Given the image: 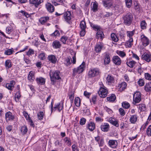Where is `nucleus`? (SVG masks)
<instances>
[{
    "label": "nucleus",
    "instance_id": "nucleus-11",
    "mask_svg": "<svg viewBox=\"0 0 151 151\" xmlns=\"http://www.w3.org/2000/svg\"><path fill=\"white\" fill-rule=\"evenodd\" d=\"M112 61L116 65H119L121 63V60L120 58L118 56H114L113 57Z\"/></svg>",
    "mask_w": 151,
    "mask_h": 151
},
{
    "label": "nucleus",
    "instance_id": "nucleus-31",
    "mask_svg": "<svg viewBox=\"0 0 151 151\" xmlns=\"http://www.w3.org/2000/svg\"><path fill=\"white\" fill-rule=\"evenodd\" d=\"M5 65L7 69L11 67L12 66V64L11 60H6L5 63Z\"/></svg>",
    "mask_w": 151,
    "mask_h": 151
},
{
    "label": "nucleus",
    "instance_id": "nucleus-64",
    "mask_svg": "<svg viewBox=\"0 0 151 151\" xmlns=\"http://www.w3.org/2000/svg\"><path fill=\"white\" fill-rule=\"evenodd\" d=\"M72 148L73 151H79L78 147L75 144L72 145Z\"/></svg>",
    "mask_w": 151,
    "mask_h": 151
},
{
    "label": "nucleus",
    "instance_id": "nucleus-57",
    "mask_svg": "<svg viewBox=\"0 0 151 151\" xmlns=\"http://www.w3.org/2000/svg\"><path fill=\"white\" fill-rule=\"evenodd\" d=\"M60 33L58 30H56L52 34H51L50 35L52 36H58L60 35Z\"/></svg>",
    "mask_w": 151,
    "mask_h": 151
},
{
    "label": "nucleus",
    "instance_id": "nucleus-41",
    "mask_svg": "<svg viewBox=\"0 0 151 151\" xmlns=\"http://www.w3.org/2000/svg\"><path fill=\"white\" fill-rule=\"evenodd\" d=\"M122 106L125 109H127L130 107V105L128 102L124 101L122 103Z\"/></svg>",
    "mask_w": 151,
    "mask_h": 151
},
{
    "label": "nucleus",
    "instance_id": "nucleus-25",
    "mask_svg": "<svg viewBox=\"0 0 151 151\" xmlns=\"http://www.w3.org/2000/svg\"><path fill=\"white\" fill-rule=\"evenodd\" d=\"M103 47V46L102 44L101 43L100 44H97L96 45L95 47V51L96 52H101Z\"/></svg>",
    "mask_w": 151,
    "mask_h": 151
},
{
    "label": "nucleus",
    "instance_id": "nucleus-49",
    "mask_svg": "<svg viewBox=\"0 0 151 151\" xmlns=\"http://www.w3.org/2000/svg\"><path fill=\"white\" fill-rule=\"evenodd\" d=\"M134 30L131 31H127V35L129 37V39L132 38V37L134 35Z\"/></svg>",
    "mask_w": 151,
    "mask_h": 151
},
{
    "label": "nucleus",
    "instance_id": "nucleus-35",
    "mask_svg": "<svg viewBox=\"0 0 151 151\" xmlns=\"http://www.w3.org/2000/svg\"><path fill=\"white\" fill-rule=\"evenodd\" d=\"M63 141L67 145L70 146L71 145V140L70 138L65 137L63 139Z\"/></svg>",
    "mask_w": 151,
    "mask_h": 151
},
{
    "label": "nucleus",
    "instance_id": "nucleus-62",
    "mask_svg": "<svg viewBox=\"0 0 151 151\" xmlns=\"http://www.w3.org/2000/svg\"><path fill=\"white\" fill-rule=\"evenodd\" d=\"M6 87L9 90L12 91L13 90V88H14V86H12V85L9 83H7L6 85Z\"/></svg>",
    "mask_w": 151,
    "mask_h": 151
},
{
    "label": "nucleus",
    "instance_id": "nucleus-32",
    "mask_svg": "<svg viewBox=\"0 0 151 151\" xmlns=\"http://www.w3.org/2000/svg\"><path fill=\"white\" fill-rule=\"evenodd\" d=\"M136 62L133 60H128L127 62V65L131 68H133L135 65Z\"/></svg>",
    "mask_w": 151,
    "mask_h": 151
},
{
    "label": "nucleus",
    "instance_id": "nucleus-2",
    "mask_svg": "<svg viewBox=\"0 0 151 151\" xmlns=\"http://www.w3.org/2000/svg\"><path fill=\"white\" fill-rule=\"evenodd\" d=\"M123 19L124 24L127 25L129 26L132 23L133 17L132 14L129 12L124 15Z\"/></svg>",
    "mask_w": 151,
    "mask_h": 151
},
{
    "label": "nucleus",
    "instance_id": "nucleus-1",
    "mask_svg": "<svg viewBox=\"0 0 151 151\" xmlns=\"http://www.w3.org/2000/svg\"><path fill=\"white\" fill-rule=\"evenodd\" d=\"M49 74L52 84H55L56 80L61 79L60 76V72L58 70H56L54 72L50 71Z\"/></svg>",
    "mask_w": 151,
    "mask_h": 151
},
{
    "label": "nucleus",
    "instance_id": "nucleus-14",
    "mask_svg": "<svg viewBox=\"0 0 151 151\" xmlns=\"http://www.w3.org/2000/svg\"><path fill=\"white\" fill-rule=\"evenodd\" d=\"M14 118V116L10 111L8 112L6 114L5 119L6 122H8L10 120H12Z\"/></svg>",
    "mask_w": 151,
    "mask_h": 151
},
{
    "label": "nucleus",
    "instance_id": "nucleus-39",
    "mask_svg": "<svg viewBox=\"0 0 151 151\" xmlns=\"http://www.w3.org/2000/svg\"><path fill=\"white\" fill-rule=\"evenodd\" d=\"M21 96L20 92L19 91H17L16 93L15 96V100L16 102H18L19 101V99Z\"/></svg>",
    "mask_w": 151,
    "mask_h": 151
},
{
    "label": "nucleus",
    "instance_id": "nucleus-63",
    "mask_svg": "<svg viewBox=\"0 0 151 151\" xmlns=\"http://www.w3.org/2000/svg\"><path fill=\"white\" fill-rule=\"evenodd\" d=\"M23 59L24 61L27 64H29L31 63V61L28 58L24 57Z\"/></svg>",
    "mask_w": 151,
    "mask_h": 151
},
{
    "label": "nucleus",
    "instance_id": "nucleus-36",
    "mask_svg": "<svg viewBox=\"0 0 151 151\" xmlns=\"http://www.w3.org/2000/svg\"><path fill=\"white\" fill-rule=\"evenodd\" d=\"M111 38L112 40L115 42H117L118 41V38L116 35L114 33H112L111 35Z\"/></svg>",
    "mask_w": 151,
    "mask_h": 151
},
{
    "label": "nucleus",
    "instance_id": "nucleus-38",
    "mask_svg": "<svg viewBox=\"0 0 151 151\" xmlns=\"http://www.w3.org/2000/svg\"><path fill=\"white\" fill-rule=\"evenodd\" d=\"M70 59H71V58L70 57H68L65 59L64 63L66 66H68L70 65L71 64Z\"/></svg>",
    "mask_w": 151,
    "mask_h": 151
},
{
    "label": "nucleus",
    "instance_id": "nucleus-56",
    "mask_svg": "<svg viewBox=\"0 0 151 151\" xmlns=\"http://www.w3.org/2000/svg\"><path fill=\"white\" fill-rule=\"evenodd\" d=\"M34 53V50L31 49H29V50L27 52L26 54L29 56L30 55L32 54H33Z\"/></svg>",
    "mask_w": 151,
    "mask_h": 151
},
{
    "label": "nucleus",
    "instance_id": "nucleus-30",
    "mask_svg": "<svg viewBox=\"0 0 151 151\" xmlns=\"http://www.w3.org/2000/svg\"><path fill=\"white\" fill-rule=\"evenodd\" d=\"M137 119V116L136 115H132L129 119L130 122L132 124H134Z\"/></svg>",
    "mask_w": 151,
    "mask_h": 151
},
{
    "label": "nucleus",
    "instance_id": "nucleus-40",
    "mask_svg": "<svg viewBox=\"0 0 151 151\" xmlns=\"http://www.w3.org/2000/svg\"><path fill=\"white\" fill-rule=\"evenodd\" d=\"M140 26L142 29H144L146 28L147 24L145 20H143L141 22Z\"/></svg>",
    "mask_w": 151,
    "mask_h": 151
},
{
    "label": "nucleus",
    "instance_id": "nucleus-42",
    "mask_svg": "<svg viewBox=\"0 0 151 151\" xmlns=\"http://www.w3.org/2000/svg\"><path fill=\"white\" fill-rule=\"evenodd\" d=\"M126 5L127 7L130 8L132 5V0H125Z\"/></svg>",
    "mask_w": 151,
    "mask_h": 151
},
{
    "label": "nucleus",
    "instance_id": "nucleus-15",
    "mask_svg": "<svg viewBox=\"0 0 151 151\" xmlns=\"http://www.w3.org/2000/svg\"><path fill=\"white\" fill-rule=\"evenodd\" d=\"M47 59L51 63L55 64L56 63L57 59L55 56L53 55H50L47 57Z\"/></svg>",
    "mask_w": 151,
    "mask_h": 151
},
{
    "label": "nucleus",
    "instance_id": "nucleus-6",
    "mask_svg": "<svg viewBox=\"0 0 151 151\" xmlns=\"http://www.w3.org/2000/svg\"><path fill=\"white\" fill-rule=\"evenodd\" d=\"M98 92L99 96L101 98H105L107 95V90L104 86L101 87Z\"/></svg>",
    "mask_w": 151,
    "mask_h": 151
},
{
    "label": "nucleus",
    "instance_id": "nucleus-61",
    "mask_svg": "<svg viewBox=\"0 0 151 151\" xmlns=\"http://www.w3.org/2000/svg\"><path fill=\"white\" fill-rule=\"evenodd\" d=\"M119 111L120 114L122 116H124L125 114V111L122 108H119Z\"/></svg>",
    "mask_w": 151,
    "mask_h": 151
},
{
    "label": "nucleus",
    "instance_id": "nucleus-23",
    "mask_svg": "<svg viewBox=\"0 0 151 151\" xmlns=\"http://www.w3.org/2000/svg\"><path fill=\"white\" fill-rule=\"evenodd\" d=\"M104 35L103 32L100 30L97 31L96 33V38L98 39H100L101 40L104 38Z\"/></svg>",
    "mask_w": 151,
    "mask_h": 151
},
{
    "label": "nucleus",
    "instance_id": "nucleus-17",
    "mask_svg": "<svg viewBox=\"0 0 151 151\" xmlns=\"http://www.w3.org/2000/svg\"><path fill=\"white\" fill-rule=\"evenodd\" d=\"M109 146L111 148H115L117 145V142L116 140H110L109 141Z\"/></svg>",
    "mask_w": 151,
    "mask_h": 151
},
{
    "label": "nucleus",
    "instance_id": "nucleus-51",
    "mask_svg": "<svg viewBox=\"0 0 151 151\" xmlns=\"http://www.w3.org/2000/svg\"><path fill=\"white\" fill-rule=\"evenodd\" d=\"M34 75V73L33 71H31L29 73L28 76V80H33V78Z\"/></svg>",
    "mask_w": 151,
    "mask_h": 151
},
{
    "label": "nucleus",
    "instance_id": "nucleus-33",
    "mask_svg": "<svg viewBox=\"0 0 151 151\" xmlns=\"http://www.w3.org/2000/svg\"><path fill=\"white\" fill-rule=\"evenodd\" d=\"M107 100L110 102L114 101L116 99V97L114 94H112L109 97H107L106 98Z\"/></svg>",
    "mask_w": 151,
    "mask_h": 151
},
{
    "label": "nucleus",
    "instance_id": "nucleus-5",
    "mask_svg": "<svg viewBox=\"0 0 151 151\" xmlns=\"http://www.w3.org/2000/svg\"><path fill=\"white\" fill-rule=\"evenodd\" d=\"M141 100V93L139 91L135 93L133 95V98L132 103L134 105L139 103Z\"/></svg>",
    "mask_w": 151,
    "mask_h": 151
},
{
    "label": "nucleus",
    "instance_id": "nucleus-60",
    "mask_svg": "<svg viewBox=\"0 0 151 151\" xmlns=\"http://www.w3.org/2000/svg\"><path fill=\"white\" fill-rule=\"evenodd\" d=\"M86 119L83 117L81 119L79 122V124L81 125H83L86 123Z\"/></svg>",
    "mask_w": 151,
    "mask_h": 151
},
{
    "label": "nucleus",
    "instance_id": "nucleus-29",
    "mask_svg": "<svg viewBox=\"0 0 151 151\" xmlns=\"http://www.w3.org/2000/svg\"><path fill=\"white\" fill-rule=\"evenodd\" d=\"M49 20V17H42L39 19V22L41 24H43Z\"/></svg>",
    "mask_w": 151,
    "mask_h": 151
},
{
    "label": "nucleus",
    "instance_id": "nucleus-13",
    "mask_svg": "<svg viewBox=\"0 0 151 151\" xmlns=\"http://www.w3.org/2000/svg\"><path fill=\"white\" fill-rule=\"evenodd\" d=\"M114 82V77L111 75H109L106 78V83L108 84H111Z\"/></svg>",
    "mask_w": 151,
    "mask_h": 151
},
{
    "label": "nucleus",
    "instance_id": "nucleus-3",
    "mask_svg": "<svg viewBox=\"0 0 151 151\" xmlns=\"http://www.w3.org/2000/svg\"><path fill=\"white\" fill-rule=\"evenodd\" d=\"M85 63L83 62L77 68H75L73 69L72 76H75L77 73H80L82 72L85 68Z\"/></svg>",
    "mask_w": 151,
    "mask_h": 151
},
{
    "label": "nucleus",
    "instance_id": "nucleus-8",
    "mask_svg": "<svg viewBox=\"0 0 151 151\" xmlns=\"http://www.w3.org/2000/svg\"><path fill=\"white\" fill-rule=\"evenodd\" d=\"M80 27L81 29L80 31V35L81 36H83L85 34V29L86 27V22L83 21H82L80 24Z\"/></svg>",
    "mask_w": 151,
    "mask_h": 151
},
{
    "label": "nucleus",
    "instance_id": "nucleus-50",
    "mask_svg": "<svg viewBox=\"0 0 151 151\" xmlns=\"http://www.w3.org/2000/svg\"><path fill=\"white\" fill-rule=\"evenodd\" d=\"M13 51L12 49H8L5 51L4 54L6 55H10L13 53Z\"/></svg>",
    "mask_w": 151,
    "mask_h": 151
},
{
    "label": "nucleus",
    "instance_id": "nucleus-59",
    "mask_svg": "<svg viewBox=\"0 0 151 151\" xmlns=\"http://www.w3.org/2000/svg\"><path fill=\"white\" fill-rule=\"evenodd\" d=\"M145 78L148 80H151V75L148 73H146L145 74Z\"/></svg>",
    "mask_w": 151,
    "mask_h": 151
},
{
    "label": "nucleus",
    "instance_id": "nucleus-16",
    "mask_svg": "<svg viewBox=\"0 0 151 151\" xmlns=\"http://www.w3.org/2000/svg\"><path fill=\"white\" fill-rule=\"evenodd\" d=\"M142 58L148 62L151 61V55L146 53H144L142 55Z\"/></svg>",
    "mask_w": 151,
    "mask_h": 151
},
{
    "label": "nucleus",
    "instance_id": "nucleus-52",
    "mask_svg": "<svg viewBox=\"0 0 151 151\" xmlns=\"http://www.w3.org/2000/svg\"><path fill=\"white\" fill-rule=\"evenodd\" d=\"M74 96V93L72 92H71L68 95L69 98L71 102H73V101Z\"/></svg>",
    "mask_w": 151,
    "mask_h": 151
},
{
    "label": "nucleus",
    "instance_id": "nucleus-34",
    "mask_svg": "<svg viewBox=\"0 0 151 151\" xmlns=\"http://www.w3.org/2000/svg\"><path fill=\"white\" fill-rule=\"evenodd\" d=\"M127 86V83L124 82L121 83L119 85V87L120 90L123 91L126 88Z\"/></svg>",
    "mask_w": 151,
    "mask_h": 151
},
{
    "label": "nucleus",
    "instance_id": "nucleus-21",
    "mask_svg": "<svg viewBox=\"0 0 151 151\" xmlns=\"http://www.w3.org/2000/svg\"><path fill=\"white\" fill-rule=\"evenodd\" d=\"M109 122L114 126L117 127H119V125L117 120L114 118H110L109 119Z\"/></svg>",
    "mask_w": 151,
    "mask_h": 151
},
{
    "label": "nucleus",
    "instance_id": "nucleus-43",
    "mask_svg": "<svg viewBox=\"0 0 151 151\" xmlns=\"http://www.w3.org/2000/svg\"><path fill=\"white\" fill-rule=\"evenodd\" d=\"M37 118L40 120H42L44 117V113L42 111H40L39 113H38L37 114Z\"/></svg>",
    "mask_w": 151,
    "mask_h": 151
},
{
    "label": "nucleus",
    "instance_id": "nucleus-4",
    "mask_svg": "<svg viewBox=\"0 0 151 151\" xmlns=\"http://www.w3.org/2000/svg\"><path fill=\"white\" fill-rule=\"evenodd\" d=\"M100 73L99 69L98 68H91L89 70L88 74L89 78L94 77Z\"/></svg>",
    "mask_w": 151,
    "mask_h": 151
},
{
    "label": "nucleus",
    "instance_id": "nucleus-46",
    "mask_svg": "<svg viewBox=\"0 0 151 151\" xmlns=\"http://www.w3.org/2000/svg\"><path fill=\"white\" fill-rule=\"evenodd\" d=\"M19 12L22 13V15L25 17L27 18L29 17L30 16V15L28 13L24 11L21 10Z\"/></svg>",
    "mask_w": 151,
    "mask_h": 151
},
{
    "label": "nucleus",
    "instance_id": "nucleus-44",
    "mask_svg": "<svg viewBox=\"0 0 151 151\" xmlns=\"http://www.w3.org/2000/svg\"><path fill=\"white\" fill-rule=\"evenodd\" d=\"M13 31V28L11 26H8L6 28V33L8 34H10Z\"/></svg>",
    "mask_w": 151,
    "mask_h": 151
},
{
    "label": "nucleus",
    "instance_id": "nucleus-9",
    "mask_svg": "<svg viewBox=\"0 0 151 151\" xmlns=\"http://www.w3.org/2000/svg\"><path fill=\"white\" fill-rule=\"evenodd\" d=\"M141 41L142 44L144 46H146L149 44L150 41L148 38L144 35H142L140 37Z\"/></svg>",
    "mask_w": 151,
    "mask_h": 151
},
{
    "label": "nucleus",
    "instance_id": "nucleus-27",
    "mask_svg": "<svg viewBox=\"0 0 151 151\" xmlns=\"http://www.w3.org/2000/svg\"><path fill=\"white\" fill-rule=\"evenodd\" d=\"M111 60L109 53H106L104 59V63L105 65L109 64Z\"/></svg>",
    "mask_w": 151,
    "mask_h": 151
},
{
    "label": "nucleus",
    "instance_id": "nucleus-47",
    "mask_svg": "<svg viewBox=\"0 0 151 151\" xmlns=\"http://www.w3.org/2000/svg\"><path fill=\"white\" fill-rule=\"evenodd\" d=\"M133 42V38L129 39L126 43V45L129 47H130L132 45V43Z\"/></svg>",
    "mask_w": 151,
    "mask_h": 151
},
{
    "label": "nucleus",
    "instance_id": "nucleus-18",
    "mask_svg": "<svg viewBox=\"0 0 151 151\" xmlns=\"http://www.w3.org/2000/svg\"><path fill=\"white\" fill-rule=\"evenodd\" d=\"M46 7L48 11L51 13H52L55 10L54 6L50 3H47L46 4Z\"/></svg>",
    "mask_w": 151,
    "mask_h": 151
},
{
    "label": "nucleus",
    "instance_id": "nucleus-45",
    "mask_svg": "<svg viewBox=\"0 0 151 151\" xmlns=\"http://www.w3.org/2000/svg\"><path fill=\"white\" fill-rule=\"evenodd\" d=\"M117 54L122 57H124L126 55V53L123 51L117 50L116 52Z\"/></svg>",
    "mask_w": 151,
    "mask_h": 151
},
{
    "label": "nucleus",
    "instance_id": "nucleus-10",
    "mask_svg": "<svg viewBox=\"0 0 151 151\" xmlns=\"http://www.w3.org/2000/svg\"><path fill=\"white\" fill-rule=\"evenodd\" d=\"M70 11H68L66 12L64 15V17L65 21L69 24L71 23L70 20L71 19L72 16Z\"/></svg>",
    "mask_w": 151,
    "mask_h": 151
},
{
    "label": "nucleus",
    "instance_id": "nucleus-22",
    "mask_svg": "<svg viewBox=\"0 0 151 151\" xmlns=\"http://www.w3.org/2000/svg\"><path fill=\"white\" fill-rule=\"evenodd\" d=\"M144 89L146 92H151V82L146 83L144 86Z\"/></svg>",
    "mask_w": 151,
    "mask_h": 151
},
{
    "label": "nucleus",
    "instance_id": "nucleus-37",
    "mask_svg": "<svg viewBox=\"0 0 151 151\" xmlns=\"http://www.w3.org/2000/svg\"><path fill=\"white\" fill-rule=\"evenodd\" d=\"M75 104L76 106L79 107L81 101L80 99L78 97H76L75 99Z\"/></svg>",
    "mask_w": 151,
    "mask_h": 151
},
{
    "label": "nucleus",
    "instance_id": "nucleus-26",
    "mask_svg": "<svg viewBox=\"0 0 151 151\" xmlns=\"http://www.w3.org/2000/svg\"><path fill=\"white\" fill-rule=\"evenodd\" d=\"M95 125L94 123L91 122L88 123L87 126V127L91 131H93L95 128Z\"/></svg>",
    "mask_w": 151,
    "mask_h": 151
},
{
    "label": "nucleus",
    "instance_id": "nucleus-28",
    "mask_svg": "<svg viewBox=\"0 0 151 151\" xmlns=\"http://www.w3.org/2000/svg\"><path fill=\"white\" fill-rule=\"evenodd\" d=\"M36 81L38 84H40L41 85H44L45 82V79L42 77L37 78L36 79Z\"/></svg>",
    "mask_w": 151,
    "mask_h": 151
},
{
    "label": "nucleus",
    "instance_id": "nucleus-24",
    "mask_svg": "<svg viewBox=\"0 0 151 151\" xmlns=\"http://www.w3.org/2000/svg\"><path fill=\"white\" fill-rule=\"evenodd\" d=\"M109 127V124L107 123H105L104 125H102L101 126V130L104 132L107 131Z\"/></svg>",
    "mask_w": 151,
    "mask_h": 151
},
{
    "label": "nucleus",
    "instance_id": "nucleus-12",
    "mask_svg": "<svg viewBox=\"0 0 151 151\" xmlns=\"http://www.w3.org/2000/svg\"><path fill=\"white\" fill-rule=\"evenodd\" d=\"M43 1V0H29V2L36 7Z\"/></svg>",
    "mask_w": 151,
    "mask_h": 151
},
{
    "label": "nucleus",
    "instance_id": "nucleus-58",
    "mask_svg": "<svg viewBox=\"0 0 151 151\" xmlns=\"http://www.w3.org/2000/svg\"><path fill=\"white\" fill-rule=\"evenodd\" d=\"M138 83L139 86H142L144 85L145 82L143 79H140L138 81Z\"/></svg>",
    "mask_w": 151,
    "mask_h": 151
},
{
    "label": "nucleus",
    "instance_id": "nucleus-55",
    "mask_svg": "<svg viewBox=\"0 0 151 151\" xmlns=\"http://www.w3.org/2000/svg\"><path fill=\"white\" fill-rule=\"evenodd\" d=\"M28 130L27 129L26 127L24 126L21 127V132L25 134L27 132Z\"/></svg>",
    "mask_w": 151,
    "mask_h": 151
},
{
    "label": "nucleus",
    "instance_id": "nucleus-48",
    "mask_svg": "<svg viewBox=\"0 0 151 151\" xmlns=\"http://www.w3.org/2000/svg\"><path fill=\"white\" fill-rule=\"evenodd\" d=\"M139 108L142 111H145L146 109V107L145 104H140L139 105Z\"/></svg>",
    "mask_w": 151,
    "mask_h": 151
},
{
    "label": "nucleus",
    "instance_id": "nucleus-53",
    "mask_svg": "<svg viewBox=\"0 0 151 151\" xmlns=\"http://www.w3.org/2000/svg\"><path fill=\"white\" fill-rule=\"evenodd\" d=\"M68 37L65 36H63L61 37L60 38V41H61L64 44L66 43V40H68Z\"/></svg>",
    "mask_w": 151,
    "mask_h": 151
},
{
    "label": "nucleus",
    "instance_id": "nucleus-7",
    "mask_svg": "<svg viewBox=\"0 0 151 151\" xmlns=\"http://www.w3.org/2000/svg\"><path fill=\"white\" fill-rule=\"evenodd\" d=\"M103 6L104 7L107 8H114L116 9V7L117 6L115 4H113L109 1V0H104L103 1Z\"/></svg>",
    "mask_w": 151,
    "mask_h": 151
},
{
    "label": "nucleus",
    "instance_id": "nucleus-19",
    "mask_svg": "<svg viewBox=\"0 0 151 151\" xmlns=\"http://www.w3.org/2000/svg\"><path fill=\"white\" fill-rule=\"evenodd\" d=\"M63 108V104L60 103H58L57 104H55L54 106L53 107V110L55 111L57 109H58V111L60 112L62 110Z\"/></svg>",
    "mask_w": 151,
    "mask_h": 151
},
{
    "label": "nucleus",
    "instance_id": "nucleus-54",
    "mask_svg": "<svg viewBox=\"0 0 151 151\" xmlns=\"http://www.w3.org/2000/svg\"><path fill=\"white\" fill-rule=\"evenodd\" d=\"M147 134L149 137L151 136V125L148 127L147 130Z\"/></svg>",
    "mask_w": 151,
    "mask_h": 151
},
{
    "label": "nucleus",
    "instance_id": "nucleus-20",
    "mask_svg": "<svg viewBox=\"0 0 151 151\" xmlns=\"http://www.w3.org/2000/svg\"><path fill=\"white\" fill-rule=\"evenodd\" d=\"M52 46L54 48L57 49L60 48L61 45L59 41L58 40H55L52 43Z\"/></svg>",
    "mask_w": 151,
    "mask_h": 151
}]
</instances>
